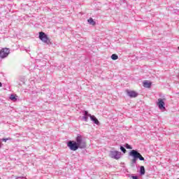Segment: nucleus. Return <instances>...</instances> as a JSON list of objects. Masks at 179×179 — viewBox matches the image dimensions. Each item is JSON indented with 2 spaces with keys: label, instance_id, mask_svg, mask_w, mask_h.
I'll use <instances>...</instances> for the list:
<instances>
[{
  "label": "nucleus",
  "instance_id": "obj_1",
  "mask_svg": "<svg viewBox=\"0 0 179 179\" xmlns=\"http://www.w3.org/2000/svg\"><path fill=\"white\" fill-rule=\"evenodd\" d=\"M129 156L134 157V159H131V163L133 164H135V163H136V160H138V159H139V160L141 161L145 160V158L142 157V155H141V153H139L138 151L135 150H132L129 152Z\"/></svg>",
  "mask_w": 179,
  "mask_h": 179
},
{
  "label": "nucleus",
  "instance_id": "obj_2",
  "mask_svg": "<svg viewBox=\"0 0 179 179\" xmlns=\"http://www.w3.org/2000/svg\"><path fill=\"white\" fill-rule=\"evenodd\" d=\"M76 143H77V146H78V149H85L87 145L86 141L83 140V137L80 135L76 137Z\"/></svg>",
  "mask_w": 179,
  "mask_h": 179
},
{
  "label": "nucleus",
  "instance_id": "obj_3",
  "mask_svg": "<svg viewBox=\"0 0 179 179\" xmlns=\"http://www.w3.org/2000/svg\"><path fill=\"white\" fill-rule=\"evenodd\" d=\"M39 38L43 41V43H45V44H50L51 41L50 40V38L45 33L41 31L39 32Z\"/></svg>",
  "mask_w": 179,
  "mask_h": 179
},
{
  "label": "nucleus",
  "instance_id": "obj_4",
  "mask_svg": "<svg viewBox=\"0 0 179 179\" xmlns=\"http://www.w3.org/2000/svg\"><path fill=\"white\" fill-rule=\"evenodd\" d=\"M67 146L68 148H69L70 150H73L74 152L76 150H78V149H79V147L78 146V144L75 141H69L67 143Z\"/></svg>",
  "mask_w": 179,
  "mask_h": 179
},
{
  "label": "nucleus",
  "instance_id": "obj_5",
  "mask_svg": "<svg viewBox=\"0 0 179 179\" xmlns=\"http://www.w3.org/2000/svg\"><path fill=\"white\" fill-rule=\"evenodd\" d=\"M10 52V50H9V48H2L0 50V58H6V57H8V55H9V53Z\"/></svg>",
  "mask_w": 179,
  "mask_h": 179
},
{
  "label": "nucleus",
  "instance_id": "obj_6",
  "mask_svg": "<svg viewBox=\"0 0 179 179\" xmlns=\"http://www.w3.org/2000/svg\"><path fill=\"white\" fill-rule=\"evenodd\" d=\"M110 157H112V159H115V160H118L121 158V152L118 151H112L110 152Z\"/></svg>",
  "mask_w": 179,
  "mask_h": 179
},
{
  "label": "nucleus",
  "instance_id": "obj_7",
  "mask_svg": "<svg viewBox=\"0 0 179 179\" xmlns=\"http://www.w3.org/2000/svg\"><path fill=\"white\" fill-rule=\"evenodd\" d=\"M126 92L131 98L138 97V92H136V91H130L129 90H127Z\"/></svg>",
  "mask_w": 179,
  "mask_h": 179
},
{
  "label": "nucleus",
  "instance_id": "obj_8",
  "mask_svg": "<svg viewBox=\"0 0 179 179\" xmlns=\"http://www.w3.org/2000/svg\"><path fill=\"white\" fill-rule=\"evenodd\" d=\"M157 106H158L159 108H160V110H163V109L166 108L164 107V101H163V99H158Z\"/></svg>",
  "mask_w": 179,
  "mask_h": 179
},
{
  "label": "nucleus",
  "instance_id": "obj_9",
  "mask_svg": "<svg viewBox=\"0 0 179 179\" xmlns=\"http://www.w3.org/2000/svg\"><path fill=\"white\" fill-rule=\"evenodd\" d=\"M90 118L92 121H93V122H94L96 125H99L100 124V122H99V120H97L96 118V116L94 115H90Z\"/></svg>",
  "mask_w": 179,
  "mask_h": 179
},
{
  "label": "nucleus",
  "instance_id": "obj_10",
  "mask_svg": "<svg viewBox=\"0 0 179 179\" xmlns=\"http://www.w3.org/2000/svg\"><path fill=\"white\" fill-rule=\"evenodd\" d=\"M90 115H92L91 114H89V113L87 112V110H85V115L83 117V120H84V121L85 122H87V120L89 118V117H90Z\"/></svg>",
  "mask_w": 179,
  "mask_h": 179
},
{
  "label": "nucleus",
  "instance_id": "obj_11",
  "mask_svg": "<svg viewBox=\"0 0 179 179\" xmlns=\"http://www.w3.org/2000/svg\"><path fill=\"white\" fill-rule=\"evenodd\" d=\"M143 86L144 87H150L152 86V83L148 81V80H144L143 81Z\"/></svg>",
  "mask_w": 179,
  "mask_h": 179
},
{
  "label": "nucleus",
  "instance_id": "obj_12",
  "mask_svg": "<svg viewBox=\"0 0 179 179\" xmlns=\"http://www.w3.org/2000/svg\"><path fill=\"white\" fill-rule=\"evenodd\" d=\"M87 22L88 23H90V24H92V26L96 25V22H94V20H93V18L88 19Z\"/></svg>",
  "mask_w": 179,
  "mask_h": 179
},
{
  "label": "nucleus",
  "instance_id": "obj_13",
  "mask_svg": "<svg viewBox=\"0 0 179 179\" xmlns=\"http://www.w3.org/2000/svg\"><path fill=\"white\" fill-rule=\"evenodd\" d=\"M140 173H141V176H145V166H141Z\"/></svg>",
  "mask_w": 179,
  "mask_h": 179
},
{
  "label": "nucleus",
  "instance_id": "obj_14",
  "mask_svg": "<svg viewBox=\"0 0 179 179\" xmlns=\"http://www.w3.org/2000/svg\"><path fill=\"white\" fill-rule=\"evenodd\" d=\"M118 58V55H115V54H113L111 55V59H113V61L117 60V59Z\"/></svg>",
  "mask_w": 179,
  "mask_h": 179
},
{
  "label": "nucleus",
  "instance_id": "obj_15",
  "mask_svg": "<svg viewBox=\"0 0 179 179\" xmlns=\"http://www.w3.org/2000/svg\"><path fill=\"white\" fill-rule=\"evenodd\" d=\"M10 100H12L13 101H16V100H17V99H16V96H15V95L12 94L10 96Z\"/></svg>",
  "mask_w": 179,
  "mask_h": 179
},
{
  "label": "nucleus",
  "instance_id": "obj_16",
  "mask_svg": "<svg viewBox=\"0 0 179 179\" xmlns=\"http://www.w3.org/2000/svg\"><path fill=\"white\" fill-rule=\"evenodd\" d=\"M120 150H122L123 153H127V150H125V148L122 146H120Z\"/></svg>",
  "mask_w": 179,
  "mask_h": 179
},
{
  "label": "nucleus",
  "instance_id": "obj_17",
  "mask_svg": "<svg viewBox=\"0 0 179 179\" xmlns=\"http://www.w3.org/2000/svg\"><path fill=\"white\" fill-rule=\"evenodd\" d=\"M126 148L127 149H132V147H131V145H129L128 143L126 144Z\"/></svg>",
  "mask_w": 179,
  "mask_h": 179
},
{
  "label": "nucleus",
  "instance_id": "obj_18",
  "mask_svg": "<svg viewBox=\"0 0 179 179\" xmlns=\"http://www.w3.org/2000/svg\"><path fill=\"white\" fill-rule=\"evenodd\" d=\"M6 141H10V138H3V142H6Z\"/></svg>",
  "mask_w": 179,
  "mask_h": 179
},
{
  "label": "nucleus",
  "instance_id": "obj_19",
  "mask_svg": "<svg viewBox=\"0 0 179 179\" xmlns=\"http://www.w3.org/2000/svg\"><path fill=\"white\" fill-rule=\"evenodd\" d=\"M133 179H138V176H132Z\"/></svg>",
  "mask_w": 179,
  "mask_h": 179
},
{
  "label": "nucleus",
  "instance_id": "obj_20",
  "mask_svg": "<svg viewBox=\"0 0 179 179\" xmlns=\"http://www.w3.org/2000/svg\"><path fill=\"white\" fill-rule=\"evenodd\" d=\"M0 87H2V83L0 82Z\"/></svg>",
  "mask_w": 179,
  "mask_h": 179
},
{
  "label": "nucleus",
  "instance_id": "obj_21",
  "mask_svg": "<svg viewBox=\"0 0 179 179\" xmlns=\"http://www.w3.org/2000/svg\"><path fill=\"white\" fill-rule=\"evenodd\" d=\"M178 50H179V47H178Z\"/></svg>",
  "mask_w": 179,
  "mask_h": 179
}]
</instances>
